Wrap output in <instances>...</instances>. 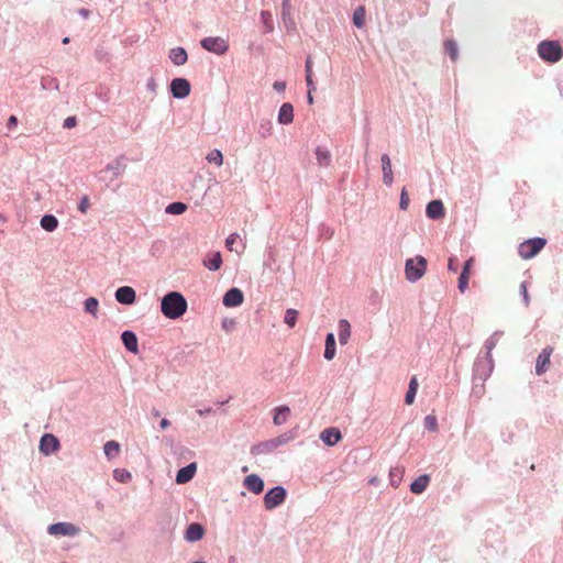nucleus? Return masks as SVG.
I'll return each mask as SVG.
<instances>
[{"mask_svg":"<svg viewBox=\"0 0 563 563\" xmlns=\"http://www.w3.org/2000/svg\"><path fill=\"white\" fill-rule=\"evenodd\" d=\"M18 123V119L15 115H11L8 120V126L9 128H12V126H15Z\"/></svg>","mask_w":563,"mask_h":563,"instance_id":"3c124183","label":"nucleus"},{"mask_svg":"<svg viewBox=\"0 0 563 563\" xmlns=\"http://www.w3.org/2000/svg\"><path fill=\"white\" fill-rule=\"evenodd\" d=\"M547 241L542 238H534L522 242L519 245V255L529 260L536 256L545 245Z\"/></svg>","mask_w":563,"mask_h":563,"instance_id":"20e7f679","label":"nucleus"},{"mask_svg":"<svg viewBox=\"0 0 563 563\" xmlns=\"http://www.w3.org/2000/svg\"><path fill=\"white\" fill-rule=\"evenodd\" d=\"M426 213L430 219H441L444 217V207L441 200H432L428 203Z\"/></svg>","mask_w":563,"mask_h":563,"instance_id":"2eb2a0df","label":"nucleus"},{"mask_svg":"<svg viewBox=\"0 0 563 563\" xmlns=\"http://www.w3.org/2000/svg\"><path fill=\"white\" fill-rule=\"evenodd\" d=\"M169 424H170V422L166 418L162 419L161 423H159L162 429H166Z\"/></svg>","mask_w":563,"mask_h":563,"instance_id":"864d4df0","label":"nucleus"},{"mask_svg":"<svg viewBox=\"0 0 563 563\" xmlns=\"http://www.w3.org/2000/svg\"><path fill=\"white\" fill-rule=\"evenodd\" d=\"M427 260L423 256H416L406 261V277L409 282L419 280L426 273Z\"/></svg>","mask_w":563,"mask_h":563,"instance_id":"7ed1b4c3","label":"nucleus"},{"mask_svg":"<svg viewBox=\"0 0 563 563\" xmlns=\"http://www.w3.org/2000/svg\"><path fill=\"white\" fill-rule=\"evenodd\" d=\"M104 454L109 460L117 457L120 453L121 446L117 441H108L104 446Z\"/></svg>","mask_w":563,"mask_h":563,"instance_id":"cd10ccee","label":"nucleus"},{"mask_svg":"<svg viewBox=\"0 0 563 563\" xmlns=\"http://www.w3.org/2000/svg\"><path fill=\"white\" fill-rule=\"evenodd\" d=\"M298 318V311L295 309H287L285 312L284 322L289 327L294 328L296 325Z\"/></svg>","mask_w":563,"mask_h":563,"instance_id":"e433bc0d","label":"nucleus"},{"mask_svg":"<svg viewBox=\"0 0 563 563\" xmlns=\"http://www.w3.org/2000/svg\"><path fill=\"white\" fill-rule=\"evenodd\" d=\"M457 266H459V265H457V261H456V258H455V257H450V258H449V263H448V268H449V271H451V272H454V273H455V272L457 271Z\"/></svg>","mask_w":563,"mask_h":563,"instance_id":"a18cd8bd","label":"nucleus"},{"mask_svg":"<svg viewBox=\"0 0 563 563\" xmlns=\"http://www.w3.org/2000/svg\"><path fill=\"white\" fill-rule=\"evenodd\" d=\"M429 484V476L428 475H421L417 479H415L410 485V490L413 494H421L424 492Z\"/></svg>","mask_w":563,"mask_h":563,"instance_id":"a878e982","label":"nucleus"},{"mask_svg":"<svg viewBox=\"0 0 563 563\" xmlns=\"http://www.w3.org/2000/svg\"><path fill=\"white\" fill-rule=\"evenodd\" d=\"M244 486L254 494H261L264 489V482L255 474L245 477Z\"/></svg>","mask_w":563,"mask_h":563,"instance_id":"f3484780","label":"nucleus"},{"mask_svg":"<svg viewBox=\"0 0 563 563\" xmlns=\"http://www.w3.org/2000/svg\"><path fill=\"white\" fill-rule=\"evenodd\" d=\"M196 471H197L196 463H190L189 465L180 468L177 472L176 482L178 484H185V483L189 482L196 474Z\"/></svg>","mask_w":563,"mask_h":563,"instance_id":"a211bd4d","label":"nucleus"},{"mask_svg":"<svg viewBox=\"0 0 563 563\" xmlns=\"http://www.w3.org/2000/svg\"><path fill=\"white\" fill-rule=\"evenodd\" d=\"M60 448L58 439L52 433H45L40 441V451L44 455H49Z\"/></svg>","mask_w":563,"mask_h":563,"instance_id":"6e6552de","label":"nucleus"},{"mask_svg":"<svg viewBox=\"0 0 563 563\" xmlns=\"http://www.w3.org/2000/svg\"><path fill=\"white\" fill-rule=\"evenodd\" d=\"M113 477L120 483H126L132 478V475L129 471L124 468H115L113 471Z\"/></svg>","mask_w":563,"mask_h":563,"instance_id":"4c0bfd02","label":"nucleus"},{"mask_svg":"<svg viewBox=\"0 0 563 563\" xmlns=\"http://www.w3.org/2000/svg\"><path fill=\"white\" fill-rule=\"evenodd\" d=\"M424 427L430 431H435L438 429V420L434 415H428L424 418Z\"/></svg>","mask_w":563,"mask_h":563,"instance_id":"58836bf2","label":"nucleus"},{"mask_svg":"<svg viewBox=\"0 0 563 563\" xmlns=\"http://www.w3.org/2000/svg\"><path fill=\"white\" fill-rule=\"evenodd\" d=\"M380 161L383 168V181L385 185L390 186L394 181L390 157L387 154H383Z\"/></svg>","mask_w":563,"mask_h":563,"instance_id":"dca6fc26","label":"nucleus"},{"mask_svg":"<svg viewBox=\"0 0 563 563\" xmlns=\"http://www.w3.org/2000/svg\"><path fill=\"white\" fill-rule=\"evenodd\" d=\"M58 225V221L55 216L45 214L41 219V227L48 232L54 231Z\"/></svg>","mask_w":563,"mask_h":563,"instance_id":"c85d7f7f","label":"nucleus"},{"mask_svg":"<svg viewBox=\"0 0 563 563\" xmlns=\"http://www.w3.org/2000/svg\"><path fill=\"white\" fill-rule=\"evenodd\" d=\"M115 299L123 305H132L136 299L135 290L129 286H122L115 291Z\"/></svg>","mask_w":563,"mask_h":563,"instance_id":"9b49d317","label":"nucleus"},{"mask_svg":"<svg viewBox=\"0 0 563 563\" xmlns=\"http://www.w3.org/2000/svg\"><path fill=\"white\" fill-rule=\"evenodd\" d=\"M273 87L275 90L282 92L286 89V82L285 81H275Z\"/></svg>","mask_w":563,"mask_h":563,"instance_id":"49530a36","label":"nucleus"},{"mask_svg":"<svg viewBox=\"0 0 563 563\" xmlns=\"http://www.w3.org/2000/svg\"><path fill=\"white\" fill-rule=\"evenodd\" d=\"M444 48L453 62L457 60L459 49H457V45H456L455 41H453V40L445 41Z\"/></svg>","mask_w":563,"mask_h":563,"instance_id":"473e14b6","label":"nucleus"},{"mask_svg":"<svg viewBox=\"0 0 563 563\" xmlns=\"http://www.w3.org/2000/svg\"><path fill=\"white\" fill-rule=\"evenodd\" d=\"M169 58L175 65L180 66L187 62L188 56L183 47H176L170 49Z\"/></svg>","mask_w":563,"mask_h":563,"instance_id":"393cba45","label":"nucleus"},{"mask_svg":"<svg viewBox=\"0 0 563 563\" xmlns=\"http://www.w3.org/2000/svg\"><path fill=\"white\" fill-rule=\"evenodd\" d=\"M552 353H553V347L547 346L539 354V356L537 358V364H536V373L538 375H542L549 369L550 357H551Z\"/></svg>","mask_w":563,"mask_h":563,"instance_id":"9d476101","label":"nucleus"},{"mask_svg":"<svg viewBox=\"0 0 563 563\" xmlns=\"http://www.w3.org/2000/svg\"><path fill=\"white\" fill-rule=\"evenodd\" d=\"M80 14H81L82 16L87 18V16H88V14H89V12H88V10H86V9H81V10H80Z\"/></svg>","mask_w":563,"mask_h":563,"instance_id":"6e6d98bb","label":"nucleus"},{"mask_svg":"<svg viewBox=\"0 0 563 563\" xmlns=\"http://www.w3.org/2000/svg\"><path fill=\"white\" fill-rule=\"evenodd\" d=\"M408 206H409V196H408L406 188L404 187L401 190V194H400L399 207L401 210H407Z\"/></svg>","mask_w":563,"mask_h":563,"instance_id":"a19ab883","label":"nucleus"},{"mask_svg":"<svg viewBox=\"0 0 563 563\" xmlns=\"http://www.w3.org/2000/svg\"><path fill=\"white\" fill-rule=\"evenodd\" d=\"M273 421L276 426H282L287 422L290 416V408L288 406L277 407L275 410Z\"/></svg>","mask_w":563,"mask_h":563,"instance_id":"5701e85b","label":"nucleus"},{"mask_svg":"<svg viewBox=\"0 0 563 563\" xmlns=\"http://www.w3.org/2000/svg\"><path fill=\"white\" fill-rule=\"evenodd\" d=\"M122 342L130 352H137V338L131 331H124L121 335Z\"/></svg>","mask_w":563,"mask_h":563,"instance_id":"4be33fe9","label":"nucleus"},{"mask_svg":"<svg viewBox=\"0 0 563 563\" xmlns=\"http://www.w3.org/2000/svg\"><path fill=\"white\" fill-rule=\"evenodd\" d=\"M353 23L356 27L361 29L365 23V9L364 7H358L353 13Z\"/></svg>","mask_w":563,"mask_h":563,"instance_id":"2f4dec72","label":"nucleus"},{"mask_svg":"<svg viewBox=\"0 0 563 563\" xmlns=\"http://www.w3.org/2000/svg\"><path fill=\"white\" fill-rule=\"evenodd\" d=\"M316 157H317L319 165H321V166H328L330 164V161H331L330 153L321 147H318L316 150Z\"/></svg>","mask_w":563,"mask_h":563,"instance_id":"72a5a7b5","label":"nucleus"},{"mask_svg":"<svg viewBox=\"0 0 563 563\" xmlns=\"http://www.w3.org/2000/svg\"><path fill=\"white\" fill-rule=\"evenodd\" d=\"M222 257L220 252L211 253L203 261V265L210 271H218L221 267Z\"/></svg>","mask_w":563,"mask_h":563,"instance_id":"b1692460","label":"nucleus"},{"mask_svg":"<svg viewBox=\"0 0 563 563\" xmlns=\"http://www.w3.org/2000/svg\"><path fill=\"white\" fill-rule=\"evenodd\" d=\"M203 534H205V529L201 525L191 523L188 526V528L186 530L185 538L189 542H196V541H199L200 539H202Z\"/></svg>","mask_w":563,"mask_h":563,"instance_id":"6ab92c4d","label":"nucleus"},{"mask_svg":"<svg viewBox=\"0 0 563 563\" xmlns=\"http://www.w3.org/2000/svg\"><path fill=\"white\" fill-rule=\"evenodd\" d=\"M312 75L313 74H307L306 75V82H307V86L309 87V89L316 90V86H314L313 80H312Z\"/></svg>","mask_w":563,"mask_h":563,"instance_id":"de8ad7c7","label":"nucleus"},{"mask_svg":"<svg viewBox=\"0 0 563 563\" xmlns=\"http://www.w3.org/2000/svg\"><path fill=\"white\" fill-rule=\"evenodd\" d=\"M244 300L243 292L239 288H231L223 297V305L225 307H238Z\"/></svg>","mask_w":563,"mask_h":563,"instance_id":"f8f14e48","label":"nucleus"},{"mask_svg":"<svg viewBox=\"0 0 563 563\" xmlns=\"http://www.w3.org/2000/svg\"><path fill=\"white\" fill-rule=\"evenodd\" d=\"M320 439L329 446L335 445L341 439V432L336 428H328L324 429L321 434Z\"/></svg>","mask_w":563,"mask_h":563,"instance_id":"4468645a","label":"nucleus"},{"mask_svg":"<svg viewBox=\"0 0 563 563\" xmlns=\"http://www.w3.org/2000/svg\"><path fill=\"white\" fill-rule=\"evenodd\" d=\"M200 44L206 51L217 55H223L229 49L228 41L219 36L205 37Z\"/></svg>","mask_w":563,"mask_h":563,"instance_id":"39448f33","label":"nucleus"},{"mask_svg":"<svg viewBox=\"0 0 563 563\" xmlns=\"http://www.w3.org/2000/svg\"><path fill=\"white\" fill-rule=\"evenodd\" d=\"M306 75L307 74H313L312 73V58L310 56H308V58L306 59Z\"/></svg>","mask_w":563,"mask_h":563,"instance_id":"09e8293b","label":"nucleus"},{"mask_svg":"<svg viewBox=\"0 0 563 563\" xmlns=\"http://www.w3.org/2000/svg\"><path fill=\"white\" fill-rule=\"evenodd\" d=\"M99 301L95 297L87 298L85 300V310L92 316H97Z\"/></svg>","mask_w":563,"mask_h":563,"instance_id":"f704fd0d","label":"nucleus"},{"mask_svg":"<svg viewBox=\"0 0 563 563\" xmlns=\"http://www.w3.org/2000/svg\"><path fill=\"white\" fill-rule=\"evenodd\" d=\"M474 258L471 257L468 258L464 266H463V271L459 277V284H457V287L460 289L461 292H464L467 287H468V279H470V275H471V268L473 267L474 265Z\"/></svg>","mask_w":563,"mask_h":563,"instance_id":"ddd939ff","label":"nucleus"},{"mask_svg":"<svg viewBox=\"0 0 563 563\" xmlns=\"http://www.w3.org/2000/svg\"><path fill=\"white\" fill-rule=\"evenodd\" d=\"M312 91L311 89L308 90V102L309 103H312L313 102V97H312Z\"/></svg>","mask_w":563,"mask_h":563,"instance_id":"5fc2aeb1","label":"nucleus"},{"mask_svg":"<svg viewBox=\"0 0 563 563\" xmlns=\"http://www.w3.org/2000/svg\"><path fill=\"white\" fill-rule=\"evenodd\" d=\"M394 475H400V471L398 468H395L390 472V476H391V483L393 485H396V482L394 479Z\"/></svg>","mask_w":563,"mask_h":563,"instance_id":"603ef678","label":"nucleus"},{"mask_svg":"<svg viewBox=\"0 0 563 563\" xmlns=\"http://www.w3.org/2000/svg\"><path fill=\"white\" fill-rule=\"evenodd\" d=\"M67 43H69V37L63 38V44H67Z\"/></svg>","mask_w":563,"mask_h":563,"instance_id":"4d7b16f0","label":"nucleus"},{"mask_svg":"<svg viewBox=\"0 0 563 563\" xmlns=\"http://www.w3.org/2000/svg\"><path fill=\"white\" fill-rule=\"evenodd\" d=\"M162 313L168 319H177L187 310V301L178 291H170L162 299Z\"/></svg>","mask_w":563,"mask_h":563,"instance_id":"f257e3e1","label":"nucleus"},{"mask_svg":"<svg viewBox=\"0 0 563 563\" xmlns=\"http://www.w3.org/2000/svg\"><path fill=\"white\" fill-rule=\"evenodd\" d=\"M286 499V489L283 486H275L264 496V506L267 510H272L282 505Z\"/></svg>","mask_w":563,"mask_h":563,"instance_id":"423d86ee","label":"nucleus"},{"mask_svg":"<svg viewBox=\"0 0 563 563\" xmlns=\"http://www.w3.org/2000/svg\"><path fill=\"white\" fill-rule=\"evenodd\" d=\"M539 56L549 63H556L563 56V49L558 41H543L538 45Z\"/></svg>","mask_w":563,"mask_h":563,"instance_id":"f03ea898","label":"nucleus"},{"mask_svg":"<svg viewBox=\"0 0 563 563\" xmlns=\"http://www.w3.org/2000/svg\"><path fill=\"white\" fill-rule=\"evenodd\" d=\"M335 356V339L333 333H329L325 339L324 358L331 361Z\"/></svg>","mask_w":563,"mask_h":563,"instance_id":"bb28decb","label":"nucleus"},{"mask_svg":"<svg viewBox=\"0 0 563 563\" xmlns=\"http://www.w3.org/2000/svg\"><path fill=\"white\" fill-rule=\"evenodd\" d=\"M339 341L342 345L346 344L351 336V324L347 320L342 319L339 321Z\"/></svg>","mask_w":563,"mask_h":563,"instance_id":"412c9836","label":"nucleus"},{"mask_svg":"<svg viewBox=\"0 0 563 563\" xmlns=\"http://www.w3.org/2000/svg\"><path fill=\"white\" fill-rule=\"evenodd\" d=\"M417 389H418L417 378L412 377L409 383V388H408L406 397H405V401L407 405H411L415 401Z\"/></svg>","mask_w":563,"mask_h":563,"instance_id":"c756f323","label":"nucleus"},{"mask_svg":"<svg viewBox=\"0 0 563 563\" xmlns=\"http://www.w3.org/2000/svg\"><path fill=\"white\" fill-rule=\"evenodd\" d=\"M47 531L52 536L74 537L80 532V529L70 522H57L51 525Z\"/></svg>","mask_w":563,"mask_h":563,"instance_id":"0eeeda50","label":"nucleus"},{"mask_svg":"<svg viewBox=\"0 0 563 563\" xmlns=\"http://www.w3.org/2000/svg\"><path fill=\"white\" fill-rule=\"evenodd\" d=\"M76 124H77V120L75 117H68L64 121V128H66V129H71V128L76 126Z\"/></svg>","mask_w":563,"mask_h":563,"instance_id":"c03bdc74","label":"nucleus"},{"mask_svg":"<svg viewBox=\"0 0 563 563\" xmlns=\"http://www.w3.org/2000/svg\"><path fill=\"white\" fill-rule=\"evenodd\" d=\"M206 158L209 163L216 164L217 166H221L223 164V155H222L221 151H219V150H212L207 155Z\"/></svg>","mask_w":563,"mask_h":563,"instance_id":"c9c22d12","label":"nucleus"},{"mask_svg":"<svg viewBox=\"0 0 563 563\" xmlns=\"http://www.w3.org/2000/svg\"><path fill=\"white\" fill-rule=\"evenodd\" d=\"M294 120V107L289 102H285L278 113V122L282 124H289Z\"/></svg>","mask_w":563,"mask_h":563,"instance_id":"aec40b11","label":"nucleus"},{"mask_svg":"<svg viewBox=\"0 0 563 563\" xmlns=\"http://www.w3.org/2000/svg\"><path fill=\"white\" fill-rule=\"evenodd\" d=\"M520 289H521V294L523 295L525 301L528 305L529 303V295H528L527 286L525 283L521 284Z\"/></svg>","mask_w":563,"mask_h":563,"instance_id":"8fccbe9b","label":"nucleus"},{"mask_svg":"<svg viewBox=\"0 0 563 563\" xmlns=\"http://www.w3.org/2000/svg\"><path fill=\"white\" fill-rule=\"evenodd\" d=\"M288 5V0H286L284 3H283V7L286 8Z\"/></svg>","mask_w":563,"mask_h":563,"instance_id":"13d9d810","label":"nucleus"},{"mask_svg":"<svg viewBox=\"0 0 563 563\" xmlns=\"http://www.w3.org/2000/svg\"><path fill=\"white\" fill-rule=\"evenodd\" d=\"M239 239V234L238 233H232L230 234L227 240H225V245L227 247L232 251V245L238 241Z\"/></svg>","mask_w":563,"mask_h":563,"instance_id":"37998d69","label":"nucleus"},{"mask_svg":"<svg viewBox=\"0 0 563 563\" xmlns=\"http://www.w3.org/2000/svg\"><path fill=\"white\" fill-rule=\"evenodd\" d=\"M90 207V201H89V198L88 196H84L78 205V210L81 212V213H87L88 209Z\"/></svg>","mask_w":563,"mask_h":563,"instance_id":"79ce46f5","label":"nucleus"},{"mask_svg":"<svg viewBox=\"0 0 563 563\" xmlns=\"http://www.w3.org/2000/svg\"><path fill=\"white\" fill-rule=\"evenodd\" d=\"M261 18L266 27V31L272 32L274 27L272 23V14L268 11H262Z\"/></svg>","mask_w":563,"mask_h":563,"instance_id":"ea45409f","label":"nucleus"},{"mask_svg":"<svg viewBox=\"0 0 563 563\" xmlns=\"http://www.w3.org/2000/svg\"><path fill=\"white\" fill-rule=\"evenodd\" d=\"M170 91L175 98H186L190 93V84L185 78H175L170 82Z\"/></svg>","mask_w":563,"mask_h":563,"instance_id":"1a4fd4ad","label":"nucleus"},{"mask_svg":"<svg viewBox=\"0 0 563 563\" xmlns=\"http://www.w3.org/2000/svg\"><path fill=\"white\" fill-rule=\"evenodd\" d=\"M187 205L180 201L169 203L165 211L169 214H183L187 210Z\"/></svg>","mask_w":563,"mask_h":563,"instance_id":"7c9ffc66","label":"nucleus"}]
</instances>
